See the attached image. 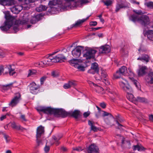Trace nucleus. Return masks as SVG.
<instances>
[{"label": "nucleus", "instance_id": "obj_1", "mask_svg": "<svg viewBox=\"0 0 153 153\" xmlns=\"http://www.w3.org/2000/svg\"><path fill=\"white\" fill-rule=\"evenodd\" d=\"M119 85L122 89L127 93L126 97L130 101L134 103L136 102V98L132 94L133 91L128 84V82L125 79L119 82Z\"/></svg>", "mask_w": 153, "mask_h": 153}, {"label": "nucleus", "instance_id": "obj_2", "mask_svg": "<svg viewBox=\"0 0 153 153\" xmlns=\"http://www.w3.org/2000/svg\"><path fill=\"white\" fill-rule=\"evenodd\" d=\"M58 51L54 52L51 54H49L48 57L46 58L45 60L40 62H36L34 65L36 67H44L45 66L52 65L53 62H55V59L52 55L57 53Z\"/></svg>", "mask_w": 153, "mask_h": 153}, {"label": "nucleus", "instance_id": "obj_3", "mask_svg": "<svg viewBox=\"0 0 153 153\" xmlns=\"http://www.w3.org/2000/svg\"><path fill=\"white\" fill-rule=\"evenodd\" d=\"M131 20L134 22L137 21L144 26L149 24L150 22L149 17L146 15L139 16L138 15H133L131 16Z\"/></svg>", "mask_w": 153, "mask_h": 153}, {"label": "nucleus", "instance_id": "obj_4", "mask_svg": "<svg viewBox=\"0 0 153 153\" xmlns=\"http://www.w3.org/2000/svg\"><path fill=\"white\" fill-rule=\"evenodd\" d=\"M5 18L6 20L4 22L3 25L0 27L1 30L4 31H7L9 30L15 21L14 17L8 14L5 15Z\"/></svg>", "mask_w": 153, "mask_h": 153}, {"label": "nucleus", "instance_id": "obj_5", "mask_svg": "<svg viewBox=\"0 0 153 153\" xmlns=\"http://www.w3.org/2000/svg\"><path fill=\"white\" fill-rule=\"evenodd\" d=\"M36 109L40 114L42 112L44 113L56 115V108H54L50 107L39 106Z\"/></svg>", "mask_w": 153, "mask_h": 153}, {"label": "nucleus", "instance_id": "obj_6", "mask_svg": "<svg viewBox=\"0 0 153 153\" xmlns=\"http://www.w3.org/2000/svg\"><path fill=\"white\" fill-rule=\"evenodd\" d=\"M50 6H57L58 7L63 9H66L67 7V3H63L62 0H52L50 1L48 3Z\"/></svg>", "mask_w": 153, "mask_h": 153}, {"label": "nucleus", "instance_id": "obj_7", "mask_svg": "<svg viewBox=\"0 0 153 153\" xmlns=\"http://www.w3.org/2000/svg\"><path fill=\"white\" fill-rule=\"evenodd\" d=\"M18 0L22 1L23 0ZM35 1V0H24L25 3L26 4L33 2ZM15 4V0H0V4L4 6H10L14 5Z\"/></svg>", "mask_w": 153, "mask_h": 153}, {"label": "nucleus", "instance_id": "obj_8", "mask_svg": "<svg viewBox=\"0 0 153 153\" xmlns=\"http://www.w3.org/2000/svg\"><path fill=\"white\" fill-rule=\"evenodd\" d=\"M97 51L90 48H87L84 51L83 56L87 59H90L94 57Z\"/></svg>", "mask_w": 153, "mask_h": 153}, {"label": "nucleus", "instance_id": "obj_9", "mask_svg": "<svg viewBox=\"0 0 153 153\" xmlns=\"http://www.w3.org/2000/svg\"><path fill=\"white\" fill-rule=\"evenodd\" d=\"M44 127L42 126H40L38 127L37 129L36 139V143L37 146H36L37 147V146L40 145L42 144V141L40 139L41 136L44 134Z\"/></svg>", "mask_w": 153, "mask_h": 153}, {"label": "nucleus", "instance_id": "obj_10", "mask_svg": "<svg viewBox=\"0 0 153 153\" xmlns=\"http://www.w3.org/2000/svg\"><path fill=\"white\" fill-rule=\"evenodd\" d=\"M127 73V68L125 66H123L117 71L116 73L114 75V77L116 79L119 78L122 75H125Z\"/></svg>", "mask_w": 153, "mask_h": 153}, {"label": "nucleus", "instance_id": "obj_11", "mask_svg": "<svg viewBox=\"0 0 153 153\" xmlns=\"http://www.w3.org/2000/svg\"><path fill=\"white\" fill-rule=\"evenodd\" d=\"M107 76L106 72L104 70L101 69L100 71L97 73L95 76V78L96 80L100 81L102 79H104L105 81L106 80V78Z\"/></svg>", "mask_w": 153, "mask_h": 153}, {"label": "nucleus", "instance_id": "obj_12", "mask_svg": "<svg viewBox=\"0 0 153 153\" xmlns=\"http://www.w3.org/2000/svg\"><path fill=\"white\" fill-rule=\"evenodd\" d=\"M30 91L32 94H36L39 92L40 88V86L36 84L35 82H33L30 85Z\"/></svg>", "mask_w": 153, "mask_h": 153}, {"label": "nucleus", "instance_id": "obj_13", "mask_svg": "<svg viewBox=\"0 0 153 153\" xmlns=\"http://www.w3.org/2000/svg\"><path fill=\"white\" fill-rule=\"evenodd\" d=\"M83 48L81 46L76 47L72 51L73 56L76 58L79 57L81 53V51L83 50Z\"/></svg>", "mask_w": 153, "mask_h": 153}, {"label": "nucleus", "instance_id": "obj_14", "mask_svg": "<svg viewBox=\"0 0 153 153\" xmlns=\"http://www.w3.org/2000/svg\"><path fill=\"white\" fill-rule=\"evenodd\" d=\"M87 82L90 86L93 88H94L97 92L98 93H102V91L103 90L102 88L99 86L95 84L91 81L88 80Z\"/></svg>", "mask_w": 153, "mask_h": 153}, {"label": "nucleus", "instance_id": "obj_15", "mask_svg": "<svg viewBox=\"0 0 153 153\" xmlns=\"http://www.w3.org/2000/svg\"><path fill=\"white\" fill-rule=\"evenodd\" d=\"M70 112L65 111L62 109H56V115H60L63 118L69 116Z\"/></svg>", "mask_w": 153, "mask_h": 153}, {"label": "nucleus", "instance_id": "obj_16", "mask_svg": "<svg viewBox=\"0 0 153 153\" xmlns=\"http://www.w3.org/2000/svg\"><path fill=\"white\" fill-rule=\"evenodd\" d=\"M21 95L19 93L16 94V95L12 100L9 105L13 107L16 106L19 102L20 100Z\"/></svg>", "mask_w": 153, "mask_h": 153}, {"label": "nucleus", "instance_id": "obj_17", "mask_svg": "<svg viewBox=\"0 0 153 153\" xmlns=\"http://www.w3.org/2000/svg\"><path fill=\"white\" fill-rule=\"evenodd\" d=\"M147 68L146 66L139 65V69L137 71L138 75L139 76H143L146 74Z\"/></svg>", "mask_w": 153, "mask_h": 153}, {"label": "nucleus", "instance_id": "obj_18", "mask_svg": "<svg viewBox=\"0 0 153 153\" xmlns=\"http://www.w3.org/2000/svg\"><path fill=\"white\" fill-rule=\"evenodd\" d=\"M99 71L98 64L94 62L92 64L91 68L88 71V73L94 74L95 73H97Z\"/></svg>", "mask_w": 153, "mask_h": 153}, {"label": "nucleus", "instance_id": "obj_19", "mask_svg": "<svg viewBox=\"0 0 153 153\" xmlns=\"http://www.w3.org/2000/svg\"><path fill=\"white\" fill-rule=\"evenodd\" d=\"M87 151L88 153H100L99 149L94 144L90 146Z\"/></svg>", "mask_w": 153, "mask_h": 153}, {"label": "nucleus", "instance_id": "obj_20", "mask_svg": "<svg viewBox=\"0 0 153 153\" xmlns=\"http://www.w3.org/2000/svg\"><path fill=\"white\" fill-rule=\"evenodd\" d=\"M23 8V7L22 6L17 5L11 8V10L13 13L18 14L22 10Z\"/></svg>", "mask_w": 153, "mask_h": 153}, {"label": "nucleus", "instance_id": "obj_21", "mask_svg": "<svg viewBox=\"0 0 153 153\" xmlns=\"http://www.w3.org/2000/svg\"><path fill=\"white\" fill-rule=\"evenodd\" d=\"M100 52L101 53H106L110 52V47L108 45L101 47L99 49Z\"/></svg>", "mask_w": 153, "mask_h": 153}, {"label": "nucleus", "instance_id": "obj_22", "mask_svg": "<svg viewBox=\"0 0 153 153\" xmlns=\"http://www.w3.org/2000/svg\"><path fill=\"white\" fill-rule=\"evenodd\" d=\"M114 119V117L111 114H110V117L105 118L104 121L108 125L112 126L114 125L112 122Z\"/></svg>", "mask_w": 153, "mask_h": 153}, {"label": "nucleus", "instance_id": "obj_23", "mask_svg": "<svg viewBox=\"0 0 153 153\" xmlns=\"http://www.w3.org/2000/svg\"><path fill=\"white\" fill-rule=\"evenodd\" d=\"M91 16V15L88 16L86 19H82V20H78L75 24L71 25V28H72L74 27H76L78 26L81 24L85 22L86 20L88 19Z\"/></svg>", "mask_w": 153, "mask_h": 153}, {"label": "nucleus", "instance_id": "obj_24", "mask_svg": "<svg viewBox=\"0 0 153 153\" xmlns=\"http://www.w3.org/2000/svg\"><path fill=\"white\" fill-rule=\"evenodd\" d=\"M41 17V15L40 14L33 16L30 21V23L32 24H35L40 20Z\"/></svg>", "mask_w": 153, "mask_h": 153}, {"label": "nucleus", "instance_id": "obj_25", "mask_svg": "<svg viewBox=\"0 0 153 153\" xmlns=\"http://www.w3.org/2000/svg\"><path fill=\"white\" fill-rule=\"evenodd\" d=\"M80 111L78 110H75L74 111L70 112L69 116H71L77 119L80 115Z\"/></svg>", "mask_w": 153, "mask_h": 153}, {"label": "nucleus", "instance_id": "obj_26", "mask_svg": "<svg viewBox=\"0 0 153 153\" xmlns=\"http://www.w3.org/2000/svg\"><path fill=\"white\" fill-rule=\"evenodd\" d=\"M146 80L148 83H153V72H150L146 76Z\"/></svg>", "mask_w": 153, "mask_h": 153}, {"label": "nucleus", "instance_id": "obj_27", "mask_svg": "<svg viewBox=\"0 0 153 153\" xmlns=\"http://www.w3.org/2000/svg\"><path fill=\"white\" fill-rule=\"evenodd\" d=\"M53 58L55 59L54 61L55 62H60L63 59H65V57L62 54L57 55Z\"/></svg>", "mask_w": 153, "mask_h": 153}, {"label": "nucleus", "instance_id": "obj_28", "mask_svg": "<svg viewBox=\"0 0 153 153\" xmlns=\"http://www.w3.org/2000/svg\"><path fill=\"white\" fill-rule=\"evenodd\" d=\"M136 102L135 103V104H137L138 102H139L143 103H146L148 102V100L146 98L143 97H138L136 98Z\"/></svg>", "mask_w": 153, "mask_h": 153}, {"label": "nucleus", "instance_id": "obj_29", "mask_svg": "<svg viewBox=\"0 0 153 153\" xmlns=\"http://www.w3.org/2000/svg\"><path fill=\"white\" fill-rule=\"evenodd\" d=\"M11 127L14 129L17 130H23L24 128L21 126L19 124H16L15 122H13L11 123Z\"/></svg>", "mask_w": 153, "mask_h": 153}, {"label": "nucleus", "instance_id": "obj_30", "mask_svg": "<svg viewBox=\"0 0 153 153\" xmlns=\"http://www.w3.org/2000/svg\"><path fill=\"white\" fill-rule=\"evenodd\" d=\"M138 60H140L142 61H145L146 63L149 61V57L148 55L144 54L142 56L139 57L137 59Z\"/></svg>", "mask_w": 153, "mask_h": 153}, {"label": "nucleus", "instance_id": "obj_31", "mask_svg": "<svg viewBox=\"0 0 153 153\" xmlns=\"http://www.w3.org/2000/svg\"><path fill=\"white\" fill-rule=\"evenodd\" d=\"M107 91L110 94H109V96L110 97L111 100L113 101H114L115 99V97L117 96L116 94L114 91H112L110 89H107Z\"/></svg>", "mask_w": 153, "mask_h": 153}, {"label": "nucleus", "instance_id": "obj_32", "mask_svg": "<svg viewBox=\"0 0 153 153\" xmlns=\"http://www.w3.org/2000/svg\"><path fill=\"white\" fill-rule=\"evenodd\" d=\"M126 6L123 3H118L116 6L115 11L116 12H118L122 8H125Z\"/></svg>", "mask_w": 153, "mask_h": 153}, {"label": "nucleus", "instance_id": "obj_33", "mask_svg": "<svg viewBox=\"0 0 153 153\" xmlns=\"http://www.w3.org/2000/svg\"><path fill=\"white\" fill-rule=\"evenodd\" d=\"M82 62V61L80 60H79L77 59H73L69 61V62L71 65L74 66L75 68V65H77L78 63Z\"/></svg>", "mask_w": 153, "mask_h": 153}, {"label": "nucleus", "instance_id": "obj_34", "mask_svg": "<svg viewBox=\"0 0 153 153\" xmlns=\"http://www.w3.org/2000/svg\"><path fill=\"white\" fill-rule=\"evenodd\" d=\"M146 35L149 40L153 41V30H148L146 32Z\"/></svg>", "mask_w": 153, "mask_h": 153}, {"label": "nucleus", "instance_id": "obj_35", "mask_svg": "<svg viewBox=\"0 0 153 153\" xmlns=\"http://www.w3.org/2000/svg\"><path fill=\"white\" fill-rule=\"evenodd\" d=\"M8 74L10 76H13L16 73L15 71V69L12 68L11 65H8Z\"/></svg>", "mask_w": 153, "mask_h": 153}, {"label": "nucleus", "instance_id": "obj_36", "mask_svg": "<svg viewBox=\"0 0 153 153\" xmlns=\"http://www.w3.org/2000/svg\"><path fill=\"white\" fill-rule=\"evenodd\" d=\"M88 124L91 126V130L94 131V132H96L97 131V128L94 125V122H93L92 121L88 120Z\"/></svg>", "mask_w": 153, "mask_h": 153}, {"label": "nucleus", "instance_id": "obj_37", "mask_svg": "<svg viewBox=\"0 0 153 153\" xmlns=\"http://www.w3.org/2000/svg\"><path fill=\"white\" fill-rule=\"evenodd\" d=\"M28 74L27 76V77H29L30 76H32L33 75H35L37 73L36 70L34 69L29 70L28 71Z\"/></svg>", "mask_w": 153, "mask_h": 153}, {"label": "nucleus", "instance_id": "obj_38", "mask_svg": "<svg viewBox=\"0 0 153 153\" xmlns=\"http://www.w3.org/2000/svg\"><path fill=\"white\" fill-rule=\"evenodd\" d=\"M47 9L46 7L43 5H41L39 7H36V10L37 11L41 12Z\"/></svg>", "mask_w": 153, "mask_h": 153}, {"label": "nucleus", "instance_id": "obj_39", "mask_svg": "<svg viewBox=\"0 0 153 153\" xmlns=\"http://www.w3.org/2000/svg\"><path fill=\"white\" fill-rule=\"evenodd\" d=\"M144 149V148L142 146H140L139 145L134 146L133 150L134 151L137 150L138 151H141Z\"/></svg>", "mask_w": 153, "mask_h": 153}, {"label": "nucleus", "instance_id": "obj_40", "mask_svg": "<svg viewBox=\"0 0 153 153\" xmlns=\"http://www.w3.org/2000/svg\"><path fill=\"white\" fill-rule=\"evenodd\" d=\"M75 68H77L80 71H84L85 70V67L79 63L75 65Z\"/></svg>", "mask_w": 153, "mask_h": 153}, {"label": "nucleus", "instance_id": "obj_41", "mask_svg": "<svg viewBox=\"0 0 153 153\" xmlns=\"http://www.w3.org/2000/svg\"><path fill=\"white\" fill-rule=\"evenodd\" d=\"M102 1L104 4L105 5L107 6L110 5L112 3V1L111 0H108L106 1L103 0Z\"/></svg>", "mask_w": 153, "mask_h": 153}, {"label": "nucleus", "instance_id": "obj_42", "mask_svg": "<svg viewBox=\"0 0 153 153\" xmlns=\"http://www.w3.org/2000/svg\"><path fill=\"white\" fill-rule=\"evenodd\" d=\"M145 5L150 8H153V2L150 1L145 4Z\"/></svg>", "mask_w": 153, "mask_h": 153}, {"label": "nucleus", "instance_id": "obj_43", "mask_svg": "<svg viewBox=\"0 0 153 153\" xmlns=\"http://www.w3.org/2000/svg\"><path fill=\"white\" fill-rule=\"evenodd\" d=\"M122 143L123 144L126 143L127 144V145L128 146H129L131 144L130 140H125V139L124 138H123V139L122 140Z\"/></svg>", "mask_w": 153, "mask_h": 153}, {"label": "nucleus", "instance_id": "obj_44", "mask_svg": "<svg viewBox=\"0 0 153 153\" xmlns=\"http://www.w3.org/2000/svg\"><path fill=\"white\" fill-rule=\"evenodd\" d=\"M51 75L54 77H57L59 76V74L57 71H53L52 72Z\"/></svg>", "mask_w": 153, "mask_h": 153}, {"label": "nucleus", "instance_id": "obj_45", "mask_svg": "<svg viewBox=\"0 0 153 153\" xmlns=\"http://www.w3.org/2000/svg\"><path fill=\"white\" fill-rule=\"evenodd\" d=\"M69 83L70 85V86L71 87H74L76 86L77 83L76 81H69Z\"/></svg>", "mask_w": 153, "mask_h": 153}, {"label": "nucleus", "instance_id": "obj_46", "mask_svg": "<svg viewBox=\"0 0 153 153\" xmlns=\"http://www.w3.org/2000/svg\"><path fill=\"white\" fill-rule=\"evenodd\" d=\"M12 85V84H8L6 85H4L3 87V89L4 90H8L11 88V86Z\"/></svg>", "mask_w": 153, "mask_h": 153}, {"label": "nucleus", "instance_id": "obj_47", "mask_svg": "<svg viewBox=\"0 0 153 153\" xmlns=\"http://www.w3.org/2000/svg\"><path fill=\"white\" fill-rule=\"evenodd\" d=\"M47 78V76H43L40 78V82L41 85H43L44 84V82L45 81Z\"/></svg>", "mask_w": 153, "mask_h": 153}, {"label": "nucleus", "instance_id": "obj_48", "mask_svg": "<svg viewBox=\"0 0 153 153\" xmlns=\"http://www.w3.org/2000/svg\"><path fill=\"white\" fill-rule=\"evenodd\" d=\"M52 138L53 139L56 141V145H58L59 144V142H58V141L60 139V138L58 137H56L55 136H53Z\"/></svg>", "mask_w": 153, "mask_h": 153}, {"label": "nucleus", "instance_id": "obj_49", "mask_svg": "<svg viewBox=\"0 0 153 153\" xmlns=\"http://www.w3.org/2000/svg\"><path fill=\"white\" fill-rule=\"evenodd\" d=\"M3 73H4V74H8V65L6 67H5L4 68V67L3 66Z\"/></svg>", "mask_w": 153, "mask_h": 153}, {"label": "nucleus", "instance_id": "obj_50", "mask_svg": "<svg viewBox=\"0 0 153 153\" xmlns=\"http://www.w3.org/2000/svg\"><path fill=\"white\" fill-rule=\"evenodd\" d=\"M102 112H103V113L102 114V116L103 117L106 116H108V117H110V115L111 114L107 112L106 111H102Z\"/></svg>", "mask_w": 153, "mask_h": 153}, {"label": "nucleus", "instance_id": "obj_51", "mask_svg": "<svg viewBox=\"0 0 153 153\" xmlns=\"http://www.w3.org/2000/svg\"><path fill=\"white\" fill-rule=\"evenodd\" d=\"M133 11L136 14L138 15H142L144 14V13L141 10H133Z\"/></svg>", "mask_w": 153, "mask_h": 153}, {"label": "nucleus", "instance_id": "obj_52", "mask_svg": "<svg viewBox=\"0 0 153 153\" xmlns=\"http://www.w3.org/2000/svg\"><path fill=\"white\" fill-rule=\"evenodd\" d=\"M82 149L81 147L78 146L75 148H73V150H76L77 151H80L83 150Z\"/></svg>", "mask_w": 153, "mask_h": 153}, {"label": "nucleus", "instance_id": "obj_53", "mask_svg": "<svg viewBox=\"0 0 153 153\" xmlns=\"http://www.w3.org/2000/svg\"><path fill=\"white\" fill-rule=\"evenodd\" d=\"M63 87L64 88L66 89H67L71 88L69 82L63 85Z\"/></svg>", "mask_w": 153, "mask_h": 153}, {"label": "nucleus", "instance_id": "obj_54", "mask_svg": "<svg viewBox=\"0 0 153 153\" xmlns=\"http://www.w3.org/2000/svg\"><path fill=\"white\" fill-rule=\"evenodd\" d=\"M5 53L2 50L0 49V57L3 58L5 56Z\"/></svg>", "mask_w": 153, "mask_h": 153}, {"label": "nucleus", "instance_id": "obj_55", "mask_svg": "<svg viewBox=\"0 0 153 153\" xmlns=\"http://www.w3.org/2000/svg\"><path fill=\"white\" fill-rule=\"evenodd\" d=\"M7 116H9V114L8 113H7L5 115H2L0 117V120L1 121H2L4 119H5L6 118Z\"/></svg>", "mask_w": 153, "mask_h": 153}, {"label": "nucleus", "instance_id": "obj_56", "mask_svg": "<svg viewBox=\"0 0 153 153\" xmlns=\"http://www.w3.org/2000/svg\"><path fill=\"white\" fill-rule=\"evenodd\" d=\"M4 137L5 138L7 143L9 142L10 140L9 137L6 134L4 135Z\"/></svg>", "mask_w": 153, "mask_h": 153}, {"label": "nucleus", "instance_id": "obj_57", "mask_svg": "<svg viewBox=\"0 0 153 153\" xmlns=\"http://www.w3.org/2000/svg\"><path fill=\"white\" fill-rule=\"evenodd\" d=\"M20 118L22 120V121H27V119L25 118V115L23 114H21L20 116Z\"/></svg>", "mask_w": 153, "mask_h": 153}, {"label": "nucleus", "instance_id": "obj_58", "mask_svg": "<svg viewBox=\"0 0 153 153\" xmlns=\"http://www.w3.org/2000/svg\"><path fill=\"white\" fill-rule=\"evenodd\" d=\"M100 106L102 108H106V104L105 102H102V103H100Z\"/></svg>", "mask_w": 153, "mask_h": 153}, {"label": "nucleus", "instance_id": "obj_59", "mask_svg": "<svg viewBox=\"0 0 153 153\" xmlns=\"http://www.w3.org/2000/svg\"><path fill=\"white\" fill-rule=\"evenodd\" d=\"M97 24V22L96 21H92L90 22V25L91 26H95Z\"/></svg>", "mask_w": 153, "mask_h": 153}, {"label": "nucleus", "instance_id": "obj_60", "mask_svg": "<svg viewBox=\"0 0 153 153\" xmlns=\"http://www.w3.org/2000/svg\"><path fill=\"white\" fill-rule=\"evenodd\" d=\"M50 150V147L49 146H47L46 145L45 147L44 148V150L47 153Z\"/></svg>", "mask_w": 153, "mask_h": 153}, {"label": "nucleus", "instance_id": "obj_61", "mask_svg": "<svg viewBox=\"0 0 153 153\" xmlns=\"http://www.w3.org/2000/svg\"><path fill=\"white\" fill-rule=\"evenodd\" d=\"M90 112L89 111L85 112L83 114V116L84 117L86 118L88 117L90 115Z\"/></svg>", "mask_w": 153, "mask_h": 153}, {"label": "nucleus", "instance_id": "obj_62", "mask_svg": "<svg viewBox=\"0 0 153 153\" xmlns=\"http://www.w3.org/2000/svg\"><path fill=\"white\" fill-rule=\"evenodd\" d=\"M120 51L123 54H127L128 52L126 50H125V49L124 48H122Z\"/></svg>", "mask_w": 153, "mask_h": 153}, {"label": "nucleus", "instance_id": "obj_63", "mask_svg": "<svg viewBox=\"0 0 153 153\" xmlns=\"http://www.w3.org/2000/svg\"><path fill=\"white\" fill-rule=\"evenodd\" d=\"M13 30L15 32V33H16L19 30L18 27L17 26H15L13 27Z\"/></svg>", "mask_w": 153, "mask_h": 153}, {"label": "nucleus", "instance_id": "obj_64", "mask_svg": "<svg viewBox=\"0 0 153 153\" xmlns=\"http://www.w3.org/2000/svg\"><path fill=\"white\" fill-rule=\"evenodd\" d=\"M61 150L64 152H65L67 151V148L64 146L61 147Z\"/></svg>", "mask_w": 153, "mask_h": 153}]
</instances>
